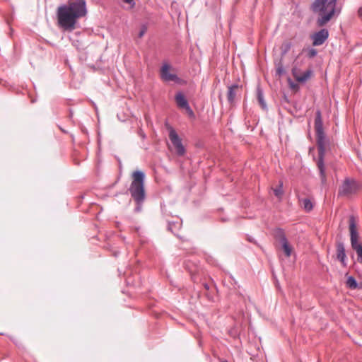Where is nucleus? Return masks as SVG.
Returning <instances> with one entry per match:
<instances>
[{
	"instance_id": "f257e3e1",
	"label": "nucleus",
	"mask_w": 362,
	"mask_h": 362,
	"mask_svg": "<svg viewBox=\"0 0 362 362\" xmlns=\"http://www.w3.org/2000/svg\"><path fill=\"white\" fill-rule=\"evenodd\" d=\"M314 126L316 134L317 146L318 149V160L317 165L320 173L321 182L322 184H325L327 181V179L325 174L324 158L326 151V145L329 144V140L326 136L323 127L322 112L321 110L319 109H317L315 112Z\"/></svg>"
},
{
	"instance_id": "f03ea898",
	"label": "nucleus",
	"mask_w": 362,
	"mask_h": 362,
	"mask_svg": "<svg viewBox=\"0 0 362 362\" xmlns=\"http://www.w3.org/2000/svg\"><path fill=\"white\" fill-rule=\"evenodd\" d=\"M132 181L128 190L136 203L135 213L142 211L143 204L146 199L145 180L146 174L143 170H136L132 174Z\"/></svg>"
},
{
	"instance_id": "7ed1b4c3",
	"label": "nucleus",
	"mask_w": 362,
	"mask_h": 362,
	"mask_svg": "<svg viewBox=\"0 0 362 362\" xmlns=\"http://www.w3.org/2000/svg\"><path fill=\"white\" fill-rule=\"evenodd\" d=\"M86 2L84 0L69 1L57 8L58 23H75V21L86 15Z\"/></svg>"
},
{
	"instance_id": "20e7f679",
	"label": "nucleus",
	"mask_w": 362,
	"mask_h": 362,
	"mask_svg": "<svg viewBox=\"0 0 362 362\" xmlns=\"http://www.w3.org/2000/svg\"><path fill=\"white\" fill-rule=\"evenodd\" d=\"M336 0H315L312 5L313 12L319 16L318 23H327L336 13Z\"/></svg>"
},
{
	"instance_id": "39448f33",
	"label": "nucleus",
	"mask_w": 362,
	"mask_h": 362,
	"mask_svg": "<svg viewBox=\"0 0 362 362\" xmlns=\"http://www.w3.org/2000/svg\"><path fill=\"white\" fill-rule=\"evenodd\" d=\"M349 230L351 246L356 252L358 262L362 264V239L360 240L356 218L354 215L349 216Z\"/></svg>"
},
{
	"instance_id": "423d86ee",
	"label": "nucleus",
	"mask_w": 362,
	"mask_h": 362,
	"mask_svg": "<svg viewBox=\"0 0 362 362\" xmlns=\"http://www.w3.org/2000/svg\"><path fill=\"white\" fill-rule=\"evenodd\" d=\"M171 65L167 62L163 64L160 67V74L162 80L166 82L173 81L176 84L185 85L186 81L180 78L177 74L170 72Z\"/></svg>"
},
{
	"instance_id": "0eeeda50",
	"label": "nucleus",
	"mask_w": 362,
	"mask_h": 362,
	"mask_svg": "<svg viewBox=\"0 0 362 362\" xmlns=\"http://www.w3.org/2000/svg\"><path fill=\"white\" fill-rule=\"evenodd\" d=\"M168 136L172 144L175 148L177 155L179 156H184L186 152L185 147L182 144V139L180 137L175 129L172 127H168Z\"/></svg>"
},
{
	"instance_id": "6e6552de",
	"label": "nucleus",
	"mask_w": 362,
	"mask_h": 362,
	"mask_svg": "<svg viewBox=\"0 0 362 362\" xmlns=\"http://www.w3.org/2000/svg\"><path fill=\"white\" fill-rule=\"evenodd\" d=\"M329 30L325 28L313 32L310 35L312 45L314 47L322 45L329 37Z\"/></svg>"
},
{
	"instance_id": "1a4fd4ad",
	"label": "nucleus",
	"mask_w": 362,
	"mask_h": 362,
	"mask_svg": "<svg viewBox=\"0 0 362 362\" xmlns=\"http://www.w3.org/2000/svg\"><path fill=\"white\" fill-rule=\"evenodd\" d=\"M175 100L177 107L180 109H183L188 106L189 102L182 91H178L175 95Z\"/></svg>"
},
{
	"instance_id": "9d476101",
	"label": "nucleus",
	"mask_w": 362,
	"mask_h": 362,
	"mask_svg": "<svg viewBox=\"0 0 362 362\" xmlns=\"http://www.w3.org/2000/svg\"><path fill=\"white\" fill-rule=\"evenodd\" d=\"M352 193L351 182L349 178H346L338 190L339 196H344Z\"/></svg>"
},
{
	"instance_id": "9b49d317",
	"label": "nucleus",
	"mask_w": 362,
	"mask_h": 362,
	"mask_svg": "<svg viewBox=\"0 0 362 362\" xmlns=\"http://www.w3.org/2000/svg\"><path fill=\"white\" fill-rule=\"evenodd\" d=\"M238 83H233L228 87L227 100L229 104L233 105L236 96V90L239 88Z\"/></svg>"
},
{
	"instance_id": "f8f14e48",
	"label": "nucleus",
	"mask_w": 362,
	"mask_h": 362,
	"mask_svg": "<svg viewBox=\"0 0 362 362\" xmlns=\"http://www.w3.org/2000/svg\"><path fill=\"white\" fill-rule=\"evenodd\" d=\"M257 101H258L259 105L261 106L262 109L263 110H267L268 107H267V104L264 100V92L259 85H258L257 87Z\"/></svg>"
},
{
	"instance_id": "ddd939ff",
	"label": "nucleus",
	"mask_w": 362,
	"mask_h": 362,
	"mask_svg": "<svg viewBox=\"0 0 362 362\" xmlns=\"http://www.w3.org/2000/svg\"><path fill=\"white\" fill-rule=\"evenodd\" d=\"M313 75V70L310 68L304 71L303 74L298 75V76L296 77V81L298 83L304 84L312 77Z\"/></svg>"
},
{
	"instance_id": "4468645a",
	"label": "nucleus",
	"mask_w": 362,
	"mask_h": 362,
	"mask_svg": "<svg viewBox=\"0 0 362 362\" xmlns=\"http://www.w3.org/2000/svg\"><path fill=\"white\" fill-rule=\"evenodd\" d=\"M299 202L301 204V207L303 209V210L309 213L313 210L314 208V203L310 198H302L299 199Z\"/></svg>"
},
{
	"instance_id": "2eb2a0df",
	"label": "nucleus",
	"mask_w": 362,
	"mask_h": 362,
	"mask_svg": "<svg viewBox=\"0 0 362 362\" xmlns=\"http://www.w3.org/2000/svg\"><path fill=\"white\" fill-rule=\"evenodd\" d=\"M336 247L337 259L346 258L344 243L342 241H337Z\"/></svg>"
},
{
	"instance_id": "dca6fc26",
	"label": "nucleus",
	"mask_w": 362,
	"mask_h": 362,
	"mask_svg": "<svg viewBox=\"0 0 362 362\" xmlns=\"http://www.w3.org/2000/svg\"><path fill=\"white\" fill-rule=\"evenodd\" d=\"M282 61H283L282 59H279V60L274 61V64L276 66L275 76H278L279 78L283 76L284 74H286V70L284 67Z\"/></svg>"
},
{
	"instance_id": "f3484780",
	"label": "nucleus",
	"mask_w": 362,
	"mask_h": 362,
	"mask_svg": "<svg viewBox=\"0 0 362 362\" xmlns=\"http://www.w3.org/2000/svg\"><path fill=\"white\" fill-rule=\"evenodd\" d=\"M280 243L284 255L286 257H289L291 255L293 248L289 244L288 239H284L283 242H281Z\"/></svg>"
},
{
	"instance_id": "a211bd4d",
	"label": "nucleus",
	"mask_w": 362,
	"mask_h": 362,
	"mask_svg": "<svg viewBox=\"0 0 362 362\" xmlns=\"http://www.w3.org/2000/svg\"><path fill=\"white\" fill-rule=\"evenodd\" d=\"M346 286L351 289H358V283L357 282L356 279L353 276H348L346 281Z\"/></svg>"
},
{
	"instance_id": "6ab92c4d",
	"label": "nucleus",
	"mask_w": 362,
	"mask_h": 362,
	"mask_svg": "<svg viewBox=\"0 0 362 362\" xmlns=\"http://www.w3.org/2000/svg\"><path fill=\"white\" fill-rule=\"evenodd\" d=\"M293 46V43L291 41H285L281 46V57L280 59H283V57L289 52L291 47Z\"/></svg>"
},
{
	"instance_id": "aec40b11",
	"label": "nucleus",
	"mask_w": 362,
	"mask_h": 362,
	"mask_svg": "<svg viewBox=\"0 0 362 362\" xmlns=\"http://www.w3.org/2000/svg\"><path fill=\"white\" fill-rule=\"evenodd\" d=\"M64 33H71L78 28L80 24H57Z\"/></svg>"
},
{
	"instance_id": "412c9836",
	"label": "nucleus",
	"mask_w": 362,
	"mask_h": 362,
	"mask_svg": "<svg viewBox=\"0 0 362 362\" xmlns=\"http://www.w3.org/2000/svg\"><path fill=\"white\" fill-rule=\"evenodd\" d=\"M181 225V222L180 221H168V230L172 232L173 234L176 235V233L180 228Z\"/></svg>"
},
{
	"instance_id": "4be33fe9",
	"label": "nucleus",
	"mask_w": 362,
	"mask_h": 362,
	"mask_svg": "<svg viewBox=\"0 0 362 362\" xmlns=\"http://www.w3.org/2000/svg\"><path fill=\"white\" fill-rule=\"evenodd\" d=\"M274 237L276 239H278L279 242H283L284 239H287L284 230L281 228H276L274 231Z\"/></svg>"
},
{
	"instance_id": "5701e85b",
	"label": "nucleus",
	"mask_w": 362,
	"mask_h": 362,
	"mask_svg": "<svg viewBox=\"0 0 362 362\" xmlns=\"http://www.w3.org/2000/svg\"><path fill=\"white\" fill-rule=\"evenodd\" d=\"M283 187H284V182H283V181L280 180L279 182L278 186L275 189H274V194L277 198H281V197L283 196V194H284Z\"/></svg>"
},
{
	"instance_id": "b1692460",
	"label": "nucleus",
	"mask_w": 362,
	"mask_h": 362,
	"mask_svg": "<svg viewBox=\"0 0 362 362\" xmlns=\"http://www.w3.org/2000/svg\"><path fill=\"white\" fill-rule=\"evenodd\" d=\"M206 260L209 264L217 267L218 268H221V265L218 262V260L213 256L206 255Z\"/></svg>"
},
{
	"instance_id": "393cba45",
	"label": "nucleus",
	"mask_w": 362,
	"mask_h": 362,
	"mask_svg": "<svg viewBox=\"0 0 362 362\" xmlns=\"http://www.w3.org/2000/svg\"><path fill=\"white\" fill-rule=\"evenodd\" d=\"M288 86L290 89L294 91H298L300 89V86L298 83H295L291 78H288L287 79Z\"/></svg>"
},
{
	"instance_id": "a878e982",
	"label": "nucleus",
	"mask_w": 362,
	"mask_h": 362,
	"mask_svg": "<svg viewBox=\"0 0 362 362\" xmlns=\"http://www.w3.org/2000/svg\"><path fill=\"white\" fill-rule=\"evenodd\" d=\"M306 55L309 59H313L317 54V50L315 48L313 47H308L306 49Z\"/></svg>"
},
{
	"instance_id": "bb28decb",
	"label": "nucleus",
	"mask_w": 362,
	"mask_h": 362,
	"mask_svg": "<svg viewBox=\"0 0 362 362\" xmlns=\"http://www.w3.org/2000/svg\"><path fill=\"white\" fill-rule=\"evenodd\" d=\"M147 24H142L138 33V37L141 38L147 31Z\"/></svg>"
},
{
	"instance_id": "cd10ccee",
	"label": "nucleus",
	"mask_w": 362,
	"mask_h": 362,
	"mask_svg": "<svg viewBox=\"0 0 362 362\" xmlns=\"http://www.w3.org/2000/svg\"><path fill=\"white\" fill-rule=\"evenodd\" d=\"M183 110H185L186 111L187 114L188 115V116L190 118L195 117L194 112L193 110L191 108L189 105L188 106L185 107V108H183Z\"/></svg>"
},
{
	"instance_id": "c85d7f7f",
	"label": "nucleus",
	"mask_w": 362,
	"mask_h": 362,
	"mask_svg": "<svg viewBox=\"0 0 362 362\" xmlns=\"http://www.w3.org/2000/svg\"><path fill=\"white\" fill-rule=\"evenodd\" d=\"M137 134L141 138V139L144 140L146 139V134H145L141 127H139L138 129Z\"/></svg>"
},
{
	"instance_id": "c756f323",
	"label": "nucleus",
	"mask_w": 362,
	"mask_h": 362,
	"mask_svg": "<svg viewBox=\"0 0 362 362\" xmlns=\"http://www.w3.org/2000/svg\"><path fill=\"white\" fill-rule=\"evenodd\" d=\"M10 339L18 347L22 346L21 341L16 337H9Z\"/></svg>"
},
{
	"instance_id": "7c9ffc66",
	"label": "nucleus",
	"mask_w": 362,
	"mask_h": 362,
	"mask_svg": "<svg viewBox=\"0 0 362 362\" xmlns=\"http://www.w3.org/2000/svg\"><path fill=\"white\" fill-rule=\"evenodd\" d=\"M298 71L299 69L296 67V66H293L291 69V74L293 75V76L294 77V78L296 79V77L298 76Z\"/></svg>"
},
{
	"instance_id": "2f4dec72",
	"label": "nucleus",
	"mask_w": 362,
	"mask_h": 362,
	"mask_svg": "<svg viewBox=\"0 0 362 362\" xmlns=\"http://www.w3.org/2000/svg\"><path fill=\"white\" fill-rule=\"evenodd\" d=\"M115 158L118 163V168H119V170L120 171V173L122 172V161H121V159L119 156H115Z\"/></svg>"
},
{
	"instance_id": "473e14b6",
	"label": "nucleus",
	"mask_w": 362,
	"mask_h": 362,
	"mask_svg": "<svg viewBox=\"0 0 362 362\" xmlns=\"http://www.w3.org/2000/svg\"><path fill=\"white\" fill-rule=\"evenodd\" d=\"M281 102L282 103H290V100L288 99V97L286 95V94H284V95L282 96L281 99Z\"/></svg>"
},
{
	"instance_id": "72a5a7b5",
	"label": "nucleus",
	"mask_w": 362,
	"mask_h": 362,
	"mask_svg": "<svg viewBox=\"0 0 362 362\" xmlns=\"http://www.w3.org/2000/svg\"><path fill=\"white\" fill-rule=\"evenodd\" d=\"M338 260L340 262V263L343 267H347V257L344 258V259H339Z\"/></svg>"
},
{
	"instance_id": "f704fd0d",
	"label": "nucleus",
	"mask_w": 362,
	"mask_h": 362,
	"mask_svg": "<svg viewBox=\"0 0 362 362\" xmlns=\"http://www.w3.org/2000/svg\"><path fill=\"white\" fill-rule=\"evenodd\" d=\"M247 240L250 243H252L257 244V241L255 240V239L254 238H252V236L249 235H247Z\"/></svg>"
},
{
	"instance_id": "c9c22d12",
	"label": "nucleus",
	"mask_w": 362,
	"mask_h": 362,
	"mask_svg": "<svg viewBox=\"0 0 362 362\" xmlns=\"http://www.w3.org/2000/svg\"><path fill=\"white\" fill-rule=\"evenodd\" d=\"M73 115H74L73 110L71 108L69 109V115H68L69 119L71 120L73 119Z\"/></svg>"
},
{
	"instance_id": "e433bc0d",
	"label": "nucleus",
	"mask_w": 362,
	"mask_h": 362,
	"mask_svg": "<svg viewBox=\"0 0 362 362\" xmlns=\"http://www.w3.org/2000/svg\"><path fill=\"white\" fill-rule=\"evenodd\" d=\"M220 221H221V222H223V223H224V222H227V221H228V218L227 217H221V218H220Z\"/></svg>"
},
{
	"instance_id": "4c0bfd02",
	"label": "nucleus",
	"mask_w": 362,
	"mask_h": 362,
	"mask_svg": "<svg viewBox=\"0 0 362 362\" xmlns=\"http://www.w3.org/2000/svg\"><path fill=\"white\" fill-rule=\"evenodd\" d=\"M79 59H80V60L86 59V54H82L79 57Z\"/></svg>"
},
{
	"instance_id": "58836bf2",
	"label": "nucleus",
	"mask_w": 362,
	"mask_h": 362,
	"mask_svg": "<svg viewBox=\"0 0 362 362\" xmlns=\"http://www.w3.org/2000/svg\"><path fill=\"white\" fill-rule=\"evenodd\" d=\"M134 230L135 231L138 233V235H140L139 233V231H140V227L139 226H136L134 228Z\"/></svg>"
},
{
	"instance_id": "ea45409f",
	"label": "nucleus",
	"mask_w": 362,
	"mask_h": 362,
	"mask_svg": "<svg viewBox=\"0 0 362 362\" xmlns=\"http://www.w3.org/2000/svg\"><path fill=\"white\" fill-rule=\"evenodd\" d=\"M229 277H230V279H232L234 281V284H236L235 278H234V276L231 274H229Z\"/></svg>"
},
{
	"instance_id": "a19ab883",
	"label": "nucleus",
	"mask_w": 362,
	"mask_h": 362,
	"mask_svg": "<svg viewBox=\"0 0 362 362\" xmlns=\"http://www.w3.org/2000/svg\"><path fill=\"white\" fill-rule=\"evenodd\" d=\"M358 14L359 16H362V7H361L358 11Z\"/></svg>"
},
{
	"instance_id": "79ce46f5",
	"label": "nucleus",
	"mask_w": 362,
	"mask_h": 362,
	"mask_svg": "<svg viewBox=\"0 0 362 362\" xmlns=\"http://www.w3.org/2000/svg\"><path fill=\"white\" fill-rule=\"evenodd\" d=\"M37 99L35 98H32L30 99V102L31 103H35L36 102Z\"/></svg>"
},
{
	"instance_id": "37998d69",
	"label": "nucleus",
	"mask_w": 362,
	"mask_h": 362,
	"mask_svg": "<svg viewBox=\"0 0 362 362\" xmlns=\"http://www.w3.org/2000/svg\"><path fill=\"white\" fill-rule=\"evenodd\" d=\"M124 2L131 4L134 0H122Z\"/></svg>"
},
{
	"instance_id": "c03bdc74",
	"label": "nucleus",
	"mask_w": 362,
	"mask_h": 362,
	"mask_svg": "<svg viewBox=\"0 0 362 362\" xmlns=\"http://www.w3.org/2000/svg\"><path fill=\"white\" fill-rule=\"evenodd\" d=\"M204 288H205L206 290H209V286L208 285V284H206V283H205V284H204Z\"/></svg>"
},
{
	"instance_id": "a18cd8bd",
	"label": "nucleus",
	"mask_w": 362,
	"mask_h": 362,
	"mask_svg": "<svg viewBox=\"0 0 362 362\" xmlns=\"http://www.w3.org/2000/svg\"><path fill=\"white\" fill-rule=\"evenodd\" d=\"M82 132L84 133V134H88V130L86 129V128H82Z\"/></svg>"
},
{
	"instance_id": "49530a36",
	"label": "nucleus",
	"mask_w": 362,
	"mask_h": 362,
	"mask_svg": "<svg viewBox=\"0 0 362 362\" xmlns=\"http://www.w3.org/2000/svg\"><path fill=\"white\" fill-rule=\"evenodd\" d=\"M164 206H165V205L163 204H160V209H161V211H162L163 213H164V209H163Z\"/></svg>"
},
{
	"instance_id": "de8ad7c7",
	"label": "nucleus",
	"mask_w": 362,
	"mask_h": 362,
	"mask_svg": "<svg viewBox=\"0 0 362 362\" xmlns=\"http://www.w3.org/2000/svg\"><path fill=\"white\" fill-rule=\"evenodd\" d=\"M126 283H127V285H129L132 282L130 281L129 279H127L126 280Z\"/></svg>"
},
{
	"instance_id": "09e8293b",
	"label": "nucleus",
	"mask_w": 362,
	"mask_h": 362,
	"mask_svg": "<svg viewBox=\"0 0 362 362\" xmlns=\"http://www.w3.org/2000/svg\"><path fill=\"white\" fill-rule=\"evenodd\" d=\"M118 255H119V252H115V253H114L115 257H117Z\"/></svg>"
},
{
	"instance_id": "8fccbe9b",
	"label": "nucleus",
	"mask_w": 362,
	"mask_h": 362,
	"mask_svg": "<svg viewBox=\"0 0 362 362\" xmlns=\"http://www.w3.org/2000/svg\"><path fill=\"white\" fill-rule=\"evenodd\" d=\"M221 362H229V361H227V360H226V359H222V360L221 361Z\"/></svg>"
},
{
	"instance_id": "3c124183",
	"label": "nucleus",
	"mask_w": 362,
	"mask_h": 362,
	"mask_svg": "<svg viewBox=\"0 0 362 362\" xmlns=\"http://www.w3.org/2000/svg\"><path fill=\"white\" fill-rule=\"evenodd\" d=\"M74 33H75V35H76L80 34V33H79V32H75Z\"/></svg>"
},
{
	"instance_id": "603ef678",
	"label": "nucleus",
	"mask_w": 362,
	"mask_h": 362,
	"mask_svg": "<svg viewBox=\"0 0 362 362\" xmlns=\"http://www.w3.org/2000/svg\"><path fill=\"white\" fill-rule=\"evenodd\" d=\"M318 25L322 26V25H325V24L320 23V24H318Z\"/></svg>"
},
{
	"instance_id": "864d4df0",
	"label": "nucleus",
	"mask_w": 362,
	"mask_h": 362,
	"mask_svg": "<svg viewBox=\"0 0 362 362\" xmlns=\"http://www.w3.org/2000/svg\"><path fill=\"white\" fill-rule=\"evenodd\" d=\"M118 272H119V274H121V271H120V269H118Z\"/></svg>"
}]
</instances>
